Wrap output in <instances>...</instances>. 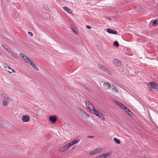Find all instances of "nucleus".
Returning a JSON list of instances; mask_svg holds the SVG:
<instances>
[{
    "mask_svg": "<svg viewBox=\"0 0 158 158\" xmlns=\"http://www.w3.org/2000/svg\"><path fill=\"white\" fill-rule=\"evenodd\" d=\"M148 85H149L152 88L155 89L156 91H157L158 90V84L154 81H152L148 83Z\"/></svg>",
    "mask_w": 158,
    "mask_h": 158,
    "instance_id": "obj_2",
    "label": "nucleus"
},
{
    "mask_svg": "<svg viewBox=\"0 0 158 158\" xmlns=\"http://www.w3.org/2000/svg\"><path fill=\"white\" fill-rule=\"evenodd\" d=\"M122 72H124V70L122 71Z\"/></svg>",
    "mask_w": 158,
    "mask_h": 158,
    "instance_id": "obj_35",
    "label": "nucleus"
},
{
    "mask_svg": "<svg viewBox=\"0 0 158 158\" xmlns=\"http://www.w3.org/2000/svg\"><path fill=\"white\" fill-rule=\"evenodd\" d=\"M29 62H27V63L30 64L32 67H33L36 70L38 71L39 70L37 66L35 64V63L33 62L30 59V60L28 61Z\"/></svg>",
    "mask_w": 158,
    "mask_h": 158,
    "instance_id": "obj_8",
    "label": "nucleus"
},
{
    "mask_svg": "<svg viewBox=\"0 0 158 158\" xmlns=\"http://www.w3.org/2000/svg\"><path fill=\"white\" fill-rule=\"evenodd\" d=\"M113 64L116 67H120L122 64L121 62L118 59H115L113 60Z\"/></svg>",
    "mask_w": 158,
    "mask_h": 158,
    "instance_id": "obj_3",
    "label": "nucleus"
},
{
    "mask_svg": "<svg viewBox=\"0 0 158 158\" xmlns=\"http://www.w3.org/2000/svg\"><path fill=\"white\" fill-rule=\"evenodd\" d=\"M79 141V140L78 139H76L74 141H73V142H74V144H75L77 143H78Z\"/></svg>",
    "mask_w": 158,
    "mask_h": 158,
    "instance_id": "obj_29",
    "label": "nucleus"
},
{
    "mask_svg": "<svg viewBox=\"0 0 158 158\" xmlns=\"http://www.w3.org/2000/svg\"><path fill=\"white\" fill-rule=\"evenodd\" d=\"M81 114L83 116L88 118L89 117V116L83 110L81 111Z\"/></svg>",
    "mask_w": 158,
    "mask_h": 158,
    "instance_id": "obj_15",
    "label": "nucleus"
},
{
    "mask_svg": "<svg viewBox=\"0 0 158 158\" xmlns=\"http://www.w3.org/2000/svg\"><path fill=\"white\" fill-rule=\"evenodd\" d=\"M111 155V153L109 152H108L100 156H99V158H106L109 156Z\"/></svg>",
    "mask_w": 158,
    "mask_h": 158,
    "instance_id": "obj_12",
    "label": "nucleus"
},
{
    "mask_svg": "<svg viewBox=\"0 0 158 158\" xmlns=\"http://www.w3.org/2000/svg\"><path fill=\"white\" fill-rule=\"evenodd\" d=\"M98 68L101 69L102 71L107 73H109L110 71L106 67L102 64H99Z\"/></svg>",
    "mask_w": 158,
    "mask_h": 158,
    "instance_id": "obj_4",
    "label": "nucleus"
},
{
    "mask_svg": "<svg viewBox=\"0 0 158 158\" xmlns=\"http://www.w3.org/2000/svg\"><path fill=\"white\" fill-rule=\"evenodd\" d=\"M63 9L65 10L66 12H67L68 13L71 14L72 12L71 10L68 8L66 6H64L63 7Z\"/></svg>",
    "mask_w": 158,
    "mask_h": 158,
    "instance_id": "obj_14",
    "label": "nucleus"
},
{
    "mask_svg": "<svg viewBox=\"0 0 158 158\" xmlns=\"http://www.w3.org/2000/svg\"><path fill=\"white\" fill-rule=\"evenodd\" d=\"M30 120V117L27 115H23L22 117V120L23 122H28Z\"/></svg>",
    "mask_w": 158,
    "mask_h": 158,
    "instance_id": "obj_6",
    "label": "nucleus"
},
{
    "mask_svg": "<svg viewBox=\"0 0 158 158\" xmlns=\"http://www.w3.org/2000/svg\"><path fill=\"white\" fill-rule=\"evenodd\" d=\"M72 30L73 31V32L76 34H77V31L75 29H74V28H72Z\"/></svg>",
    "mask_w": 158,
    "mask_h": 158,
    "instance_id": "obj_28",
    "label": "nucleus"
},
{
    "mask_svg": "<svg viewBox=\"0 0 158 158\" xmlns=\"http://www.w3.org/2000/svg\"><path fill=\"white\" fill-rule=\"evenodd\" d=\"M8 104V102L7 101L5 100H4L3 101V105L4 106H7Z\"/></svg>",
    "mask_w": 158,
    "mask_h": 158,
    "instance_id": "obj_19",
    "label": "nucleus"
},
{
    "mask_svg": "<svg viewBox=\"0 0 158 158\" xmlns=\"http://www.w3.org/2000/svg\"><path fill=\"white\" fill-rule=\"evenodd\" d=\"M28 35H30V36H32V35H33V34H32V32H28Z\"/></svg>",
    "mask_w": 158,
    "mask_h": 158,
    "instance_id": "obj_32",
    "label": "nucleus"
},
{
    "mask_svg": "<svg viewBox=\"0 0 158 158\" xmlns=\"http://www.w3.org/2000/svg\"><path fill=\"white\" fill-rule=\"evenodd\" d=\"M114 102L118 105V106L121 107L122 108H123V107L125 106L121 102L115 100Z\"/></svg>",
    "mask_w": 158,
    "mask_h": 158,
    "instance_id": "obj_13",
    "label": "nucleus"
},
{
    "mask_svg": "<svg viewBox=\"0 0 158 158\" xmlns=\"http://www.w3.org/2000/svg\"><path fill=\"white\" fill-rule=\"evenodd\" d=\"M87 137H88L89 138H94V136H87Z\"/></svg>",
    "mask_w": 158,
    "mask_h": 158,
    "instance_id": "obj_33",
    "label": "nucleus"
},
{
    "mask_svg": "<svg viewBox=\"0 0 158 158\" xmlns=\"http://www.w3.org/2000/svg\"><path fill=\"white\" fill-rule=\"evenodd\" d=\"M122 109H124L126 112H127L129 110L128 108H127L125 106H124L123 107Z\"/></svg>",
    "mask_w": 158,
    "mask_h": 158,
    "instance_id": "obj_25",
    "label": "nucleus"
},
{
    "mask_svg": "<svg viewBox=\"0 0 158 158\" xmlns=\"http://www.w3.org/2000/svg\"><path fill=\"white\" fill-rule=\"evenodd\" d=\"M86 28H89V29H91V27L88 25H87L86 26Z\"/></svg>",
    "mask_w": 158,
    "mask_h": 158,
    "instance_id": "obj_34",
    "label": "nucleus"
},
{
    "mask_svg": "<svg viewBox=\"0 0 158 158\" xmlns=\"http://www.w3.org/2000/svg\"><path fill=\"white\" fill-rule=\"evenodd\" d=\"M114 140L117 144H119L121 143V141H120V140L116 138H114Z\"/></svg>",
    "mask_w": 158,
    "mask_h": 158,
    "instance_id": "obj_18",
    "label": "nucleus"
},
{
    "mask_svg": "<svg viewBox=\"0 0 158 158\" xmlns=\"http://www.w3.org/2000/svg\"><path fill=\"white\" fill-rule=\"evenodd\" d=\"M69 148L71 146H73L74 145V142H73V141L69 143H68L67 144Z\"/></svg>",
    "mask_w": 158,
    "mask_h": 158,
    "instance_id": "obj_17",
    "label": "nucleus"
},
{
    "mask_svg": "<svg viewBox=\"0 0 158 158\" xmlns=\"http://www.w3.org/2000/svg\"><path fill=\"white\" fill-rule=\"evenodd\" d=\"M2 46H3V48H4L5 49H6V51H8L7 50H8V48H6L7 46H6V45H2Z\"/></svg>",
    "mask_w": 158,
    "mask_h": 158,
    "instance_id": "obj_31",
    "label": "nucleus"
},
{
    "mask_svg": "<svg viewBox=\"0 0 158 158\" xmlns=\"http://www.w3.org/2000/svg\"><path fill=\"white\" fill-rule=\"evenodd\" d=\"M97 153L96 152V151L95 150L94 151H93V152H91L90 153V155H92L93 154H95V153Z\"/></svg>",
    "mask_w": 158,
    "mask_h": 158,
    "instance_id": "obj_30",
    "label": "nucleus"
},
{
    "mask_svg": "<svg viewBox=\"0 0 158 158\" xmlns=\"http://www.w3.org/2000/svg\"><path fill=\"white\" fill-rule=\"evenodd\" d=\"M85 103L87 109L92 113L94 114L102 120L105 118L104 116V113L102 110L98 111L94 106L89 101H86Z\"/></svg>",
    "mask_w": 158,
    "mask_h": 158,
    "instance_id": "obj_1",
    "label": "nucleus"
},
{
    "mask_svg": "<svg viewBox=\"0 0 158 158\" xmlns=\"http://www.w3.org/2000/svg\"><path fill=\"white\" fill-rule=\"evenodd\" d=\"M69 148L67 144L64 146L62 148H60L59 150V152H63L66 151L67 149H69Z\"/></svg>",
    "mask_w": 158,
    "mask_h": 158,
    "instance_id": "obj_9",
    "label": "nucleus"
},
{
    "mask_svg": "<svg viewBox=\"0 0 158 158\" xmlns=\"http://www.w3.org/2000/svg\"><path fill=\"white\" fill-rule=\"evenodd\" d=\"M107 31L109 33L112 34H117V32L115 30H113L111 29H107Z\"/></svg>",
    "mask_w": 158,
    "mask_h": 158,
    "instance_id": "obj_11",
    "label": "nucleus"
},
{
    "mask_svg": "<svg viewBox=\"0 0 158 158\" xmlns=\"http://www.w3.org/2000/svg\"><path fill=\"white\" fill-rule=\"evenodd\" d=\"M96 152L97 153L101 151H102V149L100 148L98 149L95 150Z\"/></svg>",
    "mask_w": 158,
    "mask_h": 158,
    "instance_id": "obj_27",
    "label": "nucleus"
},
{
    "mask_svg": "<svg viewBox=\"0 0 158 158\" xmlns=\"http://www.w3.org/2000/svg\"><path fill=\"white\" fill-rule=\"evenodd\" d=\"M9 72L11 73L12 72L15 73V71L13 69H12L10 68V69L9 70H7Z\"/></svg>",
    "mask_w": 158,
    "mask_h": 158,
    "instance_id": "obj_26",
    "label": "nucleus"
},
{
    "mask_svg": "<svg viewBox=\"0 0 158 158\" xmlns=\"http://www.w3.org/2000/svg\"><path fill=\"white\" fill-rule=\"evenodd\" d=\"M113 45L116 47H119V44L117 41H115L113 43Z\"/></svg>",
    "mask_w": 158,
    "mask_h": 158,
    "instance_id": "obj_20",
    "label": "nucleus"
},
{
    "mask_svg": "<svg viewBox=\"0 0 158 158\" xmlns=\"http://www.w3.org/2000/svg\"><path fill=\"white\" fill-rule=\"evenodd\" d=\"M50 122L53 124L55 123L57 120V117L56 116L52 115L49 117Z\"/></svg>",
    "mask_w": 158,
    "mask_h": 158,
    "instance_id": "obj_5",
    "label": "nucleus"
},
{
    "mask_svg": "<svg viewBox=\"0 0 158 158\" xmlns=\"http://www.w3.org/2000/svg\"><path fill=\"white\" fill-rule=\"evenodd\" d=\"M158 24V20H155L154 21L152 22V24L153 26H156Z\"/></svg>",
    "mask_w": 158,
    "mask_h": 158,
    "instance_id": "obj_22",
    "label": "nucleus"
},
{
    "mask_svg": "<svg viewBox=\"0 0 158 158\" xmlns=\"http://www.w3.org/2000/svg\"><path fill=\"white\" fill-rule=\"evenodd\" d=\"M127 113L131 117H133L134 115L132 113L130 109Z\"/></svg>",
    "mask_w": 158,
    "mask_h": 158,
    "instance_id": "obj_24",
    "label": "nucleus"
},
{
    "mask_svg": "<svg viewBox=\"0 0 158 158\" xmlns=\"http://www.w3.org/2000/svg\"><path fill=\"white\" fill-rule=\"evenodd\" d=\"M112 91H114L116 93H118V90L114 86H112Z\"/></svg>",
    "mask_w": 158,
    "mask_h": 158,
    "instance_id": "obj_23",
    "label": "nucleus"
},
{
    "mask_svg": "<svg viewBox=\"0 0 158 158\" xmlns=\"http://www.w3.org/2000/svg\"><path fill=\"white\" fill-rule=\"evenodd\" d=\"M4 66L5 68L7 70H9L10 69V67L8 65L6 64H4Z\"/></svg>",
    "mask_w": 158,
    "mask_h": 158,
    "instance_id": "obj_21",
    "label": "nucleus"
},
{
    "mask_svg": "<svg viewBox=\"0 0 158 158\" xmlns=\"http://www.w3.org/2000/svg\"><path fill=\"white\" fill-rule=\"evenodd\" d=\"M111 87L110 84L108 82H105L103 84V87L105 89H108Z\"/></svg>",
    "mask_w": 158,
    "mask_h": 158,
    "instance_id": "obj_10",
    "label": "nucleus"
},
{
    "mask_svg": "<svg viewBox=\"0 0 158 158\" xmlns=\"http://www.w3.org/2000/svg\"><path fill=\"white\" fill-rule=\"evenodd\" d=\"M1 95L4 99H6L7 100H8L9 99L7 95L6 94H4L3 93H2L1 94Z\"/></svg>",
    "mask_w": 158,
    "mask_h": 158,
    "instance_id": "obj_16",
    "label": "nucleus"
},
{
    "mask_svg": "<svg viewBox=\"0 0 158 158\" xmlns=\"http://www.w3.org/2000/svg\"><path fill=\"white\" fill-rule=\"evenodd\" d=\"M20 56L22 57L26 62H29V60H30V59L29 58L28 56L25 55L23 53H20Z\"/></svg>",
    "mask_w": 158,
    "mask_h": 158,
    "instance_id": "obj_7",
    "label": "nucleus"
}]
</instances>
